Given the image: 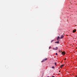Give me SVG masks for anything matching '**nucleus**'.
<instances>
[{"instance_id": "obj_1", "label": "nucleus", "mask_w": 77, "mask_h": 77, "mask_svg": "<svg viewBox=\"0 0 77 77\" xmlns=\"http://www.w3.org/2000/svg\"><path fill=\"white\" fill-rule=\"evenodd\" d=\"M57 49H58V48L57 47H56L55 48H53V50H57Z\"/></svg>"}, {"instance_id": "obj_2", "label": "nucleus", "mask_w": 77, "mask_h": 77, "mask_svg": "<svg viewBox=\"0 0 77 77\" xmlns=\"http://www.w3.org/2000/svg\"><path fill=\"white\" fill-rule=\"evenodd\" d=\"M47 60V58H45V59L41 61V62H45V60Z\"/></svg>"}, {"instance_id": "obj_3", "label": "nucleus", "mask_w": 77, "mask_h": 77, "mask_svg": "<svg viewBox=\"0 0 77 77\" xmlns=\"http://www.w3.org/2000/svg\"><path fill=\"white\" fill-rule=\"evenodd\" d=\"M55 44H56V43H57V44H59V41H58L57 42H55Z\"/></svg>"}, {"instance_id": "obj_4", "label": "nucleus", "mask_w": 77, "mask_h": 77, "mask_svg": "<svg viewBox=\"0 0 77 77\" xmlns=\"http://www.w3.org/2000/svg\"><path fill=\"white\" fill-rule=\"evenodd\" d=\"M60 38V37L59 36H58L57 38V41H59V40Z\"/></svg>"}, {"instance_id": "obj_5", "label": "nucleus", "mask_w": 77, "mask_h": 77, "mask_svg": "<svg viewBox=\"0 0 77 77\" xmlns=\"http://www.w3.org/2000/svg\"><path fill=\"white\" fill-rule=\"evenodd\" d=\"M62 54L63 55H65V53L64 52H62Z\"/></svg>"}, {"instance_id": "obj_6", "label": "nucleus", "mask_w": 77, "mask_h": 77, "mask_svg": "<svg viewBox=\"0 0 77 77\" xmlns=\"http://www.w3.org/2000/svg\"><path fill=\"white\" fill-rule=\"evenodd\" d=\"M63 37H64V36H63V35H62L61 36V39H63Z\"/></svg>"}, {"instance_id": "obj_7", "label": "nucleus", "mask_w": 77, "mask_h": 77, "mask_svg": "<svg viewBox=\"0 0 77 77\" xmlns=\"http://www.w3.org/2000/svg\"><path fill=\"white\" fill-rule=\"evenodd\" d=\"M63 66H64V65H62L61 66H60V67L61 68H62Z\"/></svg>"}, {"instance_id": "obj_8", "label": "nucleus", "mask_w": 77, "mask_h": 77, "mask_svg": "<svg viewBox=\"0 0 77 77\" xmlns=\"http://www.w3.org/2000/svg\"><path fill=\"white\" fill-rule=\"evenodd\" d=\"M75 32H76V30H73V33H75Z\"/></svg>"}, {"instance_id": "obj_9", "label": "nucleus", "mask_w": 77, "mask_h": 77, "mask_svg": "<svg viewBox=\"0 0 77 77\" xmlns=\"http://www.w3.org/2000/svg\"><path fill=\"white\" fill-rule=\"evenodd\" d=\"M53 41H54V40H51V42L52 43V42H53Z\"/></svg>"}, {"instance_id": "obj_10", "label": "nucleus", "mask_w": 77, "mask_h": 77, "mask_svg": "<svg viewBox=\"0 0 77 77\" xmlns=\"http://www.w3.org/2000/svg\"><path fill=\"white\" fill-rule=\"evenodd\" d=\"M52 68H53V69H54V66H53L52 67Z\"/></svg>"}, {"instance_id": "obj_11", "label": "nucleus", "mask_w": 77, "mask_h": 77, "mask_svg": "<svg viewBox=\"0 0 77 77\" xmlns=\"http://www.w3.org/2000/svg\"><path fill=\"white\" fill-rule=\"evenodd\" d=\"M57 63H55L54 64H55V66H56V64H57Z\"/></svg>"}, {"instance_id": "obj_12", "label": "nucleus", "mask_w": 77, "mask_h": 77, "mask_svg": "<svg viewBox=\"0 0 77 77\" xmlns=\"http://www.w3.org/2000/svg\"><path fill=\"white\" fill-rule=\"evenodd\" d=\"M51 48V46H50V47L49 48V49H50V48Z\"/></svg>"}, {"instance_id": "obj_13", "label": "nucleus", "mask_w": 77, "mask_h": 77, "mask_svg": "<svg viewBox=\"0 0 77 77\" xmlns=\"http://www.w3.org/2000/svg\"><path fill=\"white\" fill-rule=\"evenodd\" d=\"M60 52H62V51H59V53H60Z\"/></svg>"}, {"instance_id": "obj_14", "label": "nucleus", "mask_w": 77, "mask_h": 77, "mask_svg": "<svg viewBox=\"0 0 77 77\" xmlns=\"http://www.w3.org/2000/svg\"><path fill=\"white\" fill-rule=\"evenodd\" d=\"M56 55H58L57 53H56Z\"/></svg>"}, {"instance_id": "obj_15", "label": "nucleus", "mask_w": 77, "mask_h": 77, "mask_svg": "<svg viewBox=\"0 0 77 77\" xmlns=\"http://www.w3.org/2000/svg\"><path fill=\"white\" fill-rule=\"evenodd\" d=\"M52 77H54V76H53Z\"/></svg>"}, {"instance_id": "obj_16", "label": "nucleus", "mask_w": 77, "mask_h": 77, "mask_svg": "<svg viewBox=\"0 0 77 77\" xmlns=\"http://www.w3.org/2000/svg\"><path fill=\"white\" fill-rule=\"evenodd\" d=\"M66 60V58L64 60Z\"/></svg>"}, {"instance_id": "obj_17", "label": "nucleus", "mask_w": 77, "mask_h": 77, "mask_svg": "<svg viewBox=\"0 0 77 77\" xmlns=\"http://www.w3.org/2000/svg\"><path fill=\"white\" fill-rule=\"evenodd\" d=\"M59 72H60V71H59Z\"/></svg>"}, {"instance_id": "obj_18", "label": "nucleus", "mask_w": 77, "mask_h": 77, "mask_svg": "<svg viewBox=\"0 0 77 77\" xmlns=\"http://www.w3.org/2000/svg\"><path fill=\"white\" fill-rule=\"evenodd\" d=\"M67 36H68V35H66Z\"/></svg>"}, {"instance_id": "obj_19", "label": "nucleus", "mask_w": 77, "mask_h": 77, "mask_svg": "<svg viewBox=\"0 0 77 77\" xmlns=\"http://www.w3.org/2000/svg\"><path fill=\"white\" fill-rule=\"evenodd\" d=\"M47 77H49L48 76Z\"/></svg>"}]
</instances>
